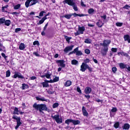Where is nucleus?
Here are the masks:
<instances>
[{"instance_id":"f257e3e1","label":"nucleus","mask_w":130,"mask_h":130,"mask_svg":"<svg viewBox=\"0 0 130 130\" xmlns=\"http://www.w3.org/2000/svg\"><path fill=\"white\" fill-rule=\"evenodd\" d=\"M34 108L36 109V110H39L40 112H41L43 110H46V105H38L35 103L33 105Z\"/></svg>"},{"instance_id":"f03ea898","label":"nucleus","mask_w":130,"mask_h":130,"mask_svg":"<svg viewBox=\"0 0 130 130\" xmlns=\"http://www.w3.org/2000/svg\"><path fill=\"white\" fill-rule=\"evenodd\" d=\"M87 69L89 70V71H91V70H92L91 69V68H90V67H89V65H88L87 64H86V63H84L83 62L80 67V71L81 72H85L86 70H87Z\"/></svg>"},{"instance_id":"7ed1b4c3","label":"nucleus","mask_w":130,"mask_h":130,"mask_svg":"<svg viewBox=\"0 0 130 130\" xmlns=\"http://www.w3.org/2000/svg\"><path fill=\"white\" fill-rule=\"evenodd\" d=\"M85 30H86L85 26H80V25H79L78 31L75 32V36H78V35H80V34H84Z\"/></svg>"},{"instance_id":"20e7f679","label":"nucleus","mask_w":130,"mask_h":130,"mask_svg":"<svg viewBox=\"0 0 130 130\" xmlns=\"http://www.w3.org/2000/svg\"><path fill=\"white\" fill-rule=\"evenodd\" d=\"M51 117L53 119H54V120H55L57 123H62V119L59 118V115H52Z\"/></svg>"},{"instance_id":"39448f33","label":"nucleus","mask_w":130,"mask_h":130,"mask_svg":"<svg viewBox=\"0 0 130 130\" xmlns=\"http://www.w3.org/2000/svg\"><path fill=\"white\" fill-rule=\"evenodd\" d=\"M12 118L13 119H15V120H16L17 125H19L20 126V125L22 124V122H21V118H20V117H18L16 115H13Z\"/></svg>"},{"instance_id":"423d86ee","label":"nucleus","mask_w":130,"mask_h":130,"mask_svg":"<svg viewBox=\"0 0 130 130\" xmlns=\"http://www.w3.org/2000/svg\"><path fill=\"white\" fill-rule=\"evenodd\" d=\"M58 63V67H61V68H64L66 64H64V60H58L56 61Z\"/></svg>"},{"instance_id":"0eeeda50","label":"nucleus","mask_w":130,"mask_h":130,"mask_svg":"<svg viewBox=\"0 0 130 130\" xmlns=\"http://www.w3.org/2000/svg\"><path fill=\"white\" fill-rule=\"evenodd\" d=\"M64 4H67L69 6H71V7L75 4V1L74 0H64L63 2Z\"/></svg>"},{"instance_id":"6e6552de","label":"nucleus","mask_w":130,"mask_h":130,"mask_svg":"<svg viewBox=\"0 0 130 130\" xmlns=\"http://www.w3.org/2000/svg\"><path fill=\"white\" fill-rule=\"evenodd\" d=\"M111 41L109 40H106L104 41L103 43H101V45L104 46V47H107L111 43Z\"/></svg>"},{"instance_id":"1a4fd4ad","label":"nucleus","mask_w":130,"mask_h":130,"mask_svg":"<svg viewBox=\"0 0 130 130\" xmlns=\"http://www.w3.org/2000/svg\"><path fill=\"white\" fill-rule=\"evenodd\" d=\"M53 80H47L46 82L48 83H54L55 82H58L59 81V78L58 77L54 76Z\"/></svg>"},{"instance_id":"9d476101","label":"nucleus","mask_w":130,"mask_h":130,"mask_svg":"<svg viewBox=\"0 0 130 130\" xmlns=\"http://www.w3.org/2000/svg\"><path fill=\"white\" fill-rule=\"evenodd\" d=\"M82 111L84 116H86V117H88V116H89V114L88 113V112H87V110H86V108H85V107H82Z\"/></svg>"},{"instance_id":"9b49d317","label":"nucleus","mask_w":130,"mask_h":130,"mask_svg":"<svg viewBox=\"0 0 130 130\" xmlns=\"http://www.w3.org/2000/svg\"><path fill=\"white\" fill-rule=\"evenodd\" d=\"M73 48H74V45L68 46L64 49V52H69V51L73 50Z\"/></svg>"},{"instance_id":"f8f14e48","label":"nucleus","mask_w":130,"mask_h":130,"mask_svg":"<svg viewBox=\"0 0 130 130\" xmlns=\"http://www.w3.org/2000/svg\"><path fill=\"white\" fill-rule=\"evenodd\" d=\"M92 92V88L90 87H86L84 89V93L85 94H90Z\"/></svg>"},{"instance_id":"ddd939ff","label":"nucleus","mask_w":130,"mask_h":130,"mask_svg":"<svg viewBox=\"0 0 130 130\" xmlns=\"http://www.w3.org/2000/svg\"><path fill=\"white\" fill-rule=\"evenodd\" d=\"M36 98L38 101H47V99H45L44 97H42L41 96H37Z\"/></svg>"},{"instance_id":"4468645a","label":"nucleus","mask_w":130,"mask_h":130,"mask_svg":"<svg viewBox=\"0 0 130 130\" xmlns=\"http://www.w3.org/2000/svg\"><path fill=\"white\" fill-rule=\"evenodd\" d=\"M124 41H127L128 43H130V37L128 35L124 36Z\"/></svg>"},{"instance_id":"2eb2a0df","label":"nucleus","mask_w":130,"mask_h":130,"mask_svg":"<svg viewBox=\"0 0 130 130\" xmlns=\"http://www.w3.org/2000/svg\"><path fill=\"white\" fill-rule=\"evenodd\" d=\"M72 16H73L74 17H85V16H86V15L85 14H78L77 13H72L71 14Z\"/></svg>"},{"instance_id":"dca6fc26","label":"nucleus","mask_w":130,"mask_h":130,"mask_svg":"<svg viewBox=\"0 0 130 130\" xmlns=\"http://www.w3.org/2000/svg\"><path fill=\"white\" fill-rule=\"evenodd\" d=\"M123 129H126V130H128L130 127L129 124L128 123H125L124 125L122 126Z\"/></svg>"},{"instance_id":"f3484780","label":"nucleus","mask_w":130,"mask_h":130,"mask_svg":"<svg viewBox=\"0 0 130 130\" xmlns=\"http://www.w3.org/2000/svg\"><path fill=\"white\" fill-rule=\"evenodd\" d=\"M71 85H72V81L71 80H68L64 84V86H65V87H70Z\"/></svg>"},{"instance_id":"a211bd4d","label":"nucleus","mask_w":130,"mask_h":130,"mask_svg":"<svg viewBox=\"0 0 130 130\" xmlns=\"http://www.w3.org/2000/svg\"><path fill=\"white\" fill-rule=\"evenodd\" d=\"M71 64L73 66H78V64H79V61H78V60H77L76 59H73L71 61Z\"/></svg>"},{"instance_id":"6ab92c4d","label":"nucleus","mask_w":130,"mask_h":130,"mask_svg":"<svg viewBox=\"0 0 130 130\" xmlns=\"http://www.w3.org/2000/svg\"><path fill=\"white\" fill-rule=\"evenodd\" d=\"M62 18H66V19H67L68 20H70V19H71V18H72V14H66V15H63V16H62Z\"/></svg>"},{"instance_id":"aec40b11","label":"nucleus","mask_w":130,"mask_h":130,"mask_svg":"<svg viewBox=\"0 0 130 130\" xmlns=\"http://www.w3.org/2000/svg\"><path fill=\"white\" fill-rule=\"evenodd\" d=\"M20 111H19V109L18 108L15 107L14 109V112L13 113V114H16L17 115H19V112Z\"/></svg>"},{"instance_id":"412c9836","label":"nucleus","mask_w":130,"mask_h":130,"mask_svg":"<svg viewBox=\"0 0 130 130\" xmlns=\"http://www.w3.org/2000/svg\"><path fill=\"white\" fill-rule=\"evenodd\" d=\"M25 44L23 43H21L20 45H19V49L20 50H24L25 49Z\"/></svg>"},{"instance_id":"4be33fe9","label":"nucleus","mask_w":130,"mask_h":130,"mask_svg":"<svg viewBox=\"0 0 130 130\" xmlns=\"http://www.w3.org/2000/svg\"><path fill=\"white\" fill-rule=\"evenodd\" d=\"M119 66L120 69H126L127 65L123 63H120L119 64Z\"/></svg>"},{"instance_id":"5701e85b","label":"nucleus","mask_w":130,"mask_h":130,"mask_svg":"<svg viewBox=\"0 0 130 130\" xmlns=\"http://www.w3.org/2000/svg\"><path fill=\"white\" fill-rule=\"evenodd\" d=\"M32 2V0H27L25 3V6L26 8H29L30 7V3Z\"/></svg>"},{"instance_id":"b1692460","label":"nucleus","mask_w":130,"mask_h":130,"mask_svg":"<svg viewBox=\"0 0 130 130\" xmlns=\"http://www.w3.org/2000/svg\"><path fill=\"white\" fill-rule=\"evenodd\" d=\"M104 23H103V22H102V21L101 20H99V21L96 23V25L97 26H98V27H101L103 26Z\"/></svg>"},{"instance_id":"393cba45","label":"nucleus","mask_w":130,"mask_h":130,"mask_svg":"<svg viewBox=\"0 0 130 130\" xmlns=\"http://www.w3.org/2000/svg\"><path fill=\"white\" fill-rule=\"evenodd\" d=\"M38 3V0H32L30 4V7H31V6H34V5H36Z\"/></svg>"},{"instance_id":"a878e982","label":"nucleus","mask_w":130,"mask_h":130,"mask_svg":"<svg viewBox=\"0 0 130 130\" xmlns=\"http://www.w3.org/2000/svg\"><path fill=\"white\" fill-rule=\"evenodd\" d=\"M80 122H81L79 120H72V123H73L74 125H77V124H80Z\"/></svg>"},{"instance_id":"bb28decb","label":"nucleus","mask_w":130,"mask_h":130,"mask_svg":"<svg viewBox=\"0 0 130 130\" xmlns=\"http://www.w3.org/2000/svg\"><path fill=\"white\" fill-rule=\"evenodd\" d=\"M76 53V55L77 56H80V55H83V53H82V51H79V48H78L77 50L75 52Z\"/></svg>"},{"instance_id":"cd10ccee","label":"nucleus","mask_w":130,"mask_h":130,"mask_svg":"<svg viewBox=\"0 0 130 130\" xmlns=\"http://www.w3.org/2000/svg\"><path fill=\"white\" fill-rule=\"evenodd\" d=\"M45 77L47 79H50V77H51V73L49 71L47 72V73L45 74Z\"/></svg>"},{"instance_id":"c85d7f7f","label":"nucleus","mask_w":130,"mask_h":130,"mask_svg":"<svg viewBox=\"0 0 130 130\" xmlns=\"http://www.w3.org/2000/svg\"><path fill=\"white\" fill-rule=\"evenodd\" d=\"M4 24L6 26H10V25H11V20H5Z\"/></svg>"},{"instance_id":"c756f323","label":"nucleus","mask_w":130,"mask_h":130,"mask_svg":"<svg viewBox=\"0 0 130 130\" xmlns=\"http://www.w3.org/2000/svg\"><path fill=\"white\" fill-rule=\"evenodd\" d=\"M42 85H43V88H47V87H49V85H48V82H42Z\"/></svg>"},{"instance_id":"7c9ffc66","label":"nucleus","mask_w":130,"mask_h":130,"mask_svg":"<svg viewBox=\"0 0 130 130\" xmlns=\"http://www.w3.org/2000/svg\"><path fill=\"white\" fill-rule=\"evenodd\" d=\"M71 7H73V9L74 10V11H75V12H77V11H78V7L77 6V5H76L75 3Z\"/></svg>"},{"instance_id":"2f4dec72","label":"nucleus","mask_w":130,"mask_h":130,"mask_svg":"<svg viewBox=\"0 0 130 130\" xmlns=\"http://www.w3.org/2000/svg\"><path fill=\"white\" fill-rule=\"evenodd\" d=\"M29 88V86H28V85L22 84V86L21 87L22 90H25V89H28Z\"/></svg>"},{"instance_id":"473e14b6","label":"nucleus","mask_w":130,"mask_h":130,"mask_svg":"<svg viewBox=\"0 0 130 130\" xmlns=\"http://www.w3.org/2000/svg\"><path fill=\"white\" fill-rule=\"evenodd\" d=\"M16 74L17 76V78H19V79H24L23 76H22V74H21V73L16 72Z\"/></svg>"},{"instance_id":"72a5a7b5","label":"nucleus","mask_w":130,"mask_h":130,"mask_svg":"<svg viewBox=\"0 0 130 130\" xmlns=\"http://www.w3.org/2000/svg\"><path fill=\"white\" fill-rule=\"evenodd\" d=\"M91 42H92V41L90 39H86L84 41L85 43H87V44H88L91 43Z\"/></svg>"},{"instance_id":"f704fd0d","label":"nucleus","mask_w":130,"mask_h":130,"mask_svg":"<svg viewBox=\"0 0 130 130\" xmlns=\"http://www.w3.org/2000/svg\"><path fill=\"white\" fill-rule=\"evenodd\" d=\"M21 8V5L20 4H17L14 7V10H19Z\"/></svg>"},{"instance_id":"c9c22d12","label":"nucleus","mask_w":130,"mask_h":130,"mask_svg":"<svg viewBox=\"0 0 130 130\" xmlns=\"http://www.w3.org/2000/svg\"><path fill=\"white\" fill-rule=\"evenodd\" d=\"M95 11L94 10V9H93V8H90L88 10V14H89L90 15H91V14H93V13Z\"/></svg>"},{"instance_id":"e433bc0d","label":"nucleus","mask_w":130,"mask_h":130,"mask_svg":"<svg viewBox=\"0 0 130 130\" xmlns=\"http://www.w3.org/2000/svg\"><path fill=\"white\" fill-rule=\"evenodd\" d=\"M114 127L115 128H118V127H119V122H117L115 123L114 124Z\"/></svg>"},{"instance_id":"4c0bfd02","label":"nucleus","mask_w":130,"mask_h":130,"mask_svg":"<svg viewBox=\"0 0 130 130\" xmlns=\"http://www.w3.org/2000/svg\"><path fill=\"white\" fill-rule=\"evenodd\" d=\"M5 21H6V18H5V17L0 18V24H4V23H5Z\"/></svg>"},{"instance_id":"58836bf2","label":"nucleus","mask_w":130,"mask_h":130,"mask_svg":"<svg viewBox=\"0 0 130 130\" xmlns=\"http://www.w3.org/2000/svg\"><path fill=\"white\" fill-rule=\"evenodd\" d=\"M64 38L66 40V41H67V42H68V43H70V40H71V39H72V37H69L66 36L64 37Z\"/></svg>"},{"instance_id":"ea45409f","label":"nucleus","mask_w":130,"mask_h":130,"mask_svg":"<svg viewBox=\"0 0 130 130\" xmlns=\"http://www.w3.org/2000/svg\"><path fill=\"white\" fill-rule=\"evenodd\" d=\"M70 122H73V119H67L65 121V123L68 125L70 124Z\"/></svg>"},{"instance_id":"a19ab883","label":"nucleus","mask_w":130,"mask_h":130,"mask_svg":"<svg viewBox=\"0 0 130 130\" xmlns=\"http://www.w3.org/2000/svg\"><path fill=\"white\" fill-rule=\"evenodd\" d=\"M9 8V5H6L4 7H2V12H6V9H8Z\"/></svg>"},{"instance_id":"79ce46f5","label":"nucleus","mask_w":130,"mask_h":130,"mask_svg":"<svg viewBox=\"0 0 130 130\" xmlns=\"http://www.w3.org/2000/svg\"><path fill=\"white\" fill-rule=\"evenodd\" d=\"M58 105H59V104L58 103H55L53 105L52 107L53 108H56L58 107Z\"/></svg>"},{"instance_id":"37998d69","label":"nucleus","mask_w":130,"mask_h":130,"mask_svg":"<svg viewBox=\"0 0 130 130\" xmlns=\"http://www.w3.org/2000/svg\"><path fill=\"white\" fill-rule=\"evenodd\" d=\"M122 25H123V23H122L121 22H116V26H117V27H121V26H122Z\"/></svg>"},{"instance_id":"c03bdc74","label":"nucleus","mask_w":130,"mask_h":130,"mask_svg":"<svg viewBox=\"0 0 130 130\" xmlns=\"http://www.w3.org/2000/svg\"><path fill=\"white\" fill-rule=\"evenodd\" d=\"M101 18H102V19H103L104 20L103 21V22H107V21H106V18H107V17L106 16V15H103L101 16Z\"/></svg>"},{"instance_id":"a18cd8bd","label":"nucleus","mask_w":130,"mask_h":130,"mask_svg":"<svg viewBox=\"0 0 130 130\" xmlns=\"http://www.w3.org/2000/svg\"><path fill=\"white\" fill-rule=\"evenodd\" d=\"M10 76H11V72H10V70H8L6 72V77L9 78Z\"/></svg>"},{"instance_id":"49530a36","label":"nucleus","mask_w":130,"mask_h":130,"mask_svg":"<svg viewBox=\"0 0 130 130\" xmlns=\"http://www.w3.org/2000/svg\"><path fill=\"white\" fill-rule=\"evenodd\" d=\"M119 54H121V55H124V56H127V57L128 56V54L123 52H120Z\"/></svg>"},{"instance_id":"de8ad7c7","label":"nucleus","mask_w":130,"mask_h":130,"mask_svg":"<svg viewBox=\"0 0 130 130\" xmlns=\"http://www.w3.org/2000/svg\"><path fill=\"white\" fill-rule=\"evenodd\" d=\"M90 53L91 51H90V50H89V49H86L85 50V53H86V54H90Z\"/></svg>"},{"instance_id":"09e8293b","label":"nucleus","mask_w":130,"mask_h":130,"mask_svg":"<svg viewBox=\"0 0 130 130\" xmlns=\"http://www.w3.org/2000/svg\"><path fill=\"white\" fill-rule=\"evenodd\" d=\"M77 50H78V47L76 48L72 52H71L69 54H73V53H76Z\"/></svg>"},{"instance_id":"8fccbe9b","label":"nucleus","mask_w":130,"mask_h":130,"mask_svg":"<svg viewBox=\"0 0 130 130\" xmlns=\"http://www.w3.org/2000/svg\"><path fill=\"white\" fill-rule=\"evenodd\" d=\"M77 92L80 93V94H82V90H81V88L80 87H77Z\"/></svg>"},{"instance_id":"3c124183","label":"nucleus","mask_w":130,"mask_h":130,"mask_svg":"<svg viewBox=\"0 0 130 130\" xmlns=\"http://www.w3.org/2000/svg\"><path fill=\"white\" fill-rule=\"evenodd\" d=\"M123 9H126V10H128V9H130V6L129 5H126L123 7Z\"/></svg>"},{"instance_id":"603ef678","label":"nucleus","mask_w":130,"mask_h":130,"mask_svg":"<svg viewBox=\"0 0 130 130\" xmlns=\"http://www.w3.org/2000/svg\"><path fill=\"white\" fill-rule=\"evenodd\" d=\"M33 45H39V42H38V41H35L33 43Z\"/></svg>"},{"instance_id":"864d4df0","label":"nucleus","mask_w":130,"mask_h":130,"mask_svg":"<svg viewBox=\"0 0 130 130\" xmlns=\"http://www.w3.org/2000/svg\"><path fill=\"white\" fill-rule=\"evenodd\" d=\"M90 62V59L86 58L84 60V63H86L87 64V63Z\"/></svg>"},{"instance_id":"5fc2aeb1","label":"nucleus","mask_w":130,"mask_h":130,"mask_svg":"<svg viewBox=\"0 0 130 130\" xmlns=\"http://www.w3.org/2000/svg\"><path fill=\"white\" fill-rule=\"evenodd\" d=\"M112 112H116L117 111V108H113L111 110Z\"/></svg>"},{"instance_id":"6e6d98bb","label":"nucleus","mask_w":130,"mask_h":130,"mask_svg":"<svg viewBox=\"0 0 130 130\" xmlns=\"http://www.w3.org/2000/svg\"><path fill=\"white\" fill-rule=\"evenodd\" d=\"M45 13L44 11H41L39 14V17H43V14Z\"/></svg>"},{"instance_id":"4d7b16f0","label":"nucleus","mask_w":130,"mask_h":130,"mask_svg":"<svg viewBox=\"0 0 130 130\" xmlns=\"http://www.w3.org/2000/svg\"><path fill=\"white\" fill-rule=\"evenodd\" d=\"M112 71L113 73H115V72H116V71H117V69H116V67H113L112 69Z\"/></svg>"},{"instance_id":"13d9d810","label":"nucleus","mask_w":130,"mask_h":130,"mask_svg":"<svg viewBox=\"0 0 130 130\" xmlns=\"http://www.w3.org/2000/svg\"><path fill=\"white\" fill-rule=\"evenodd\" d=\"M44 23V21L42 19L41 20L39 21V23H38V25H41V24H43Z\"/></svg>"},{"instance_id":"bf43d9fd","label":"nucleus","mask_w":130,"mask_h":130,"mask_svg":"<svg viewBox=\"0 0 130 130\" xmlns=\"http://www.w3.org/2000/svg\"><path fill=\"white\" fill-rule=\"evenodd\" d=\"M111 51H112L113 52H117V48H112L111 49Z\"/></svg>"},{"instance_id":"052dcab7","label":"nucleus","mask_w":130,"mask_h":130,"mask_svg":"<svg viewBox=\"0 0 130 130\" xmlns=\"http://www.w3.org/2000/svg\"><path fill=\"white\" fill-rule=\"evenodd\" d=\"M19 31H21V28H17L15 29V33H18Z\"/></svg>"},{"instance_id":"680f3d73","label":"nucleus","mask_w":130,"mask_h":130,"mask_svg":"<svg viewBox=\"0 0 130 130\" xmlns=\"http://www.w3.org/2000/svg\"><path fill=\"white\" fill-rule=\"evenodd\" d=\"M103 51L105 52H107V51H108V48L107 47H105L103 49Z\"/></svg>"},{"instance_id":"e2e57ef3","label":"nucleus","mask_w":130,"mask_h":130,"mask_svg":"<svg viewBox=\"0 0 130 130\" xmlns=\"http://www.w3.org/2000/svg\"><path fill=\"white\" fill-rule=\"evenodd\" d=\"M37 78L35 76H32L30 77L29 80H36Z\"/></svg>"},{"instance_id":"0e129e2a","label":"nucleus","mask_w":130,"mask_h":130,"mask_svg":"<svg viewBox=\"0 0 130 130\" xmlns=\"http://www.w3.org/2000/svg\"><path fill=\"white\" fill-rule=\"evenodd\" d=\"M34 54L36 55V56H40L39 54H38V52H34Z\"/></svg>"},{"instance_id":"69168bd1","label":"nucleus","mask_w":130,"mask_h":130,"mask_svg":"<svg viewBox=\"0 0 130 130\" xmlns=\"http://www.w3.org/2000/svg\"><path fill=\"white\" fill-rule=\"evenodd\" d=\"M47 93H48V94H53L54 92L50 90H48Z\"/></svg>"},{"instance_id":"338daca9","label":"nucleus","mask_w":130,"mask_h":130,"mask_svg":"<svg viewBox=\"0 0 130 130\" xmlns=\"http://www.w3.org/2000/svg\"><path fill=\"white\" fill-rule=\"evenodd\" d=\"M85 97L87 98V99H90L91 96L90 95H85Z\"/></svg>"},{"instance_id":"774afa93","label":"nucleus","mask_w":130,"mask_h":130,"mask_svg":"<svg viewBox=\"0 0 130 130\" xmlns=\"http://www.w3.org/2000/svg\"><path fill=\"white\" fill-rule=\"evenodd\" d=\"M81 6L82 7H86V5H85V4H84V2H81Z\"/></svg>"}]
</instances>
